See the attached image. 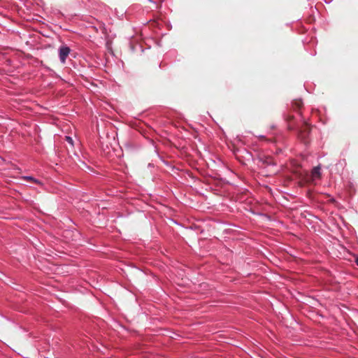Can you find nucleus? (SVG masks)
Masks as SVG:
<instances>
[{
  "mask_svg": "<svg viewBox=\"0 0 358 358\" xmlns=\"http://www.w3.org/2000/svg\"><path fill=\"white\" fill-rule=\"evenodd\" d=\"M71 52V49L67 45H62L59 48V58L62 64H65L67 57Z\"/></svg>",
  "mask_w": 358,
  "mask_h": 358,
  "instance_id": "obj_1",
  "label": "nucleus"
},
{
  "mask_svg": "<svg viewBox=\"0 0 358 358\" xmlns=\"http://www.w3.org/2000/svg\"><path fill=\"white\" fill-rule=\"evenodd\" d=\"M309 132V126L307 123H306L303 129H301L299 134L300 138L304 141L305 143H306V139L308 137Z\"/></svg>",
  "mask_w": 358,
  "mask_h": 358,
  "instance_id": "obj_2",
  "label": "nucleus"
},
{
  "mask_svg": "<svg viewBox=\"0 0 358 358\" xmlns=\"http://www.w3.org/2000/svg\"><path fill=\"white\" fill-rule=\"evenodd\" d=\"M320 166H317L314 167L311 171V178L313 180H316L320 178L321 171H320Z\"/></svg>",
  "mask_w": 358,
  "mask_h": 358,
  "instance_id": "obj_3",
  "label": "nucleus"
},
{
  "mask_svg": "<svg viewBox=\"0 0 358 358\" xmlns=\"http://www.w3.org/2000/svg\"><path fill=\"white\" fill-rule=\"evenodd\" d=\"M23 178L25 180H27V181H31V182H34V183H40V182L37 180V179H35L34 178H33L32 176H24Z\"/></svg>",
  "mask_w": 358,
  "mask_h": 358,
  "instance_id": "obj_4",
  "label": "nucleus"
},
{
  "mask_svg": "<svg viewBox=\"0 0 358 358\" xmlns=\"http://www.w3.org/2000/svg\"><path fill=\"white\" fill-rule=\"evenodd\" d=\"M80 162H81V166H80L81 169H86L90 171H92V169L90 166H88L85 162L80 161Z\"/></svg>",
  "mask_w": 358,
  "mask_h": 358,
  "instance_id": "obj_5",
  "label": "nucleus"
},
{
  "mask_svg": "<svg viewBox=\"0 0 358 358\" xmlns=\"http://www.w3.org/2000/svg\"><path fill=\"white\" fill-rule=\"evenodd\" d=\"M66 140L69 143L73 145V139L71 138V137L66 136Z\"/></svg>",
  "mask_w": 358,
  "mask_h": 358,
  "instance_id": "obj_6",
  "label": "nucleus"
},
{
  "mask_svg": "<svg viewBox=\"0 0 358 358\" xmlns=\"http://www.w3.org/2000/svg\"><path fill=\"white\" fill-rule=\"evenodd\" d=\"M296 103L297 104V106L299 107L302 103H301V101H297Z\"/></svg>",
  "mask_w": 358,
  "mask_h": 358,
  "instance_id": "obj_7",
  "label": "nucleus"
},
{
  "mask_svg": "<svg viewBox=\"0 0 358 358\" xmlns=\"http://www.w3.org/2000/svg\"><path fill=\"white\" fill-rule=\"evenodd\" d=\"M259 138H261V139H264V138H265V136H259Z\"/></svg>",
  "mask_w": 358,
  "mask_h": 358,
  "instance_id": "obj_8",
  "label": "nucleus"
},
{
  "mask_svg": "<svg viewBox=\"0 0 358 358\" xmlns=\"http://www.w3.org/2000/svg\"><path fill=\"white\" fill-rule=\"evenodd\" d=\"M355 263H356V264L358 266V257L356 259V260H355Z\"/></svg>",
  "mask_w": 358,
  "mask_h": 358,
  "instance_id": "obj_9",
  "label": "nucleus"
}]
</instances>
